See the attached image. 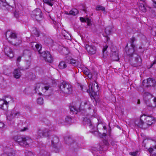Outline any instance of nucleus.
Masks as SVG:
<instances>
[{"label":"nucleus","mask_w":156,"mask_h":156,"mask_svg":"<svg viewBox=\"0 0 156 156\" xmlns=\"http://www.w3.org/2000/svg\"><path fill=\"white\" fill-rule=\"evenodd\" d=\"M8 41L9 42V43L11 44H14V45H18L20 44H21L22 42V41L20 39H18L17 41L14 44L12 43V41Z\"/></svg>","instance_id":"38"},{"label":"nucleus","mask_w":156,"mask_h":156,"mask_svg":"<svg viewBox=\"0 0 156 156\" xmlns=\"http://www.w3.org/2000/svg\"><path fill=\"white\" fill-rule=\"evenodd\" d=\"M64 139L66 143L69 145H73V147H75V146L76 144L70 137H66Z\"/></svg>","instance_id":"22"},{"label":"nucleus","mask_w":156,"mask_h":156,"mask_svg":"<svg viewBox=\"0 0 156 156\" xmlns=\"http://www.w3.org/2000/svg\"><path fill=\"white\" fill-rule=\"evenodd\" d=\"M126 54L129 56L130 63L132 66L136 67L141 66L142 59L138 55L131 52H126Z\"/></svg>","instance_id":"1"},{"label":"nucleus","mask_w":156,"mask_h":156,"mask_svg":"<svg viewBox=\"0 0 156 156\" xmlns=\"http://www.w3.org/2000/svg\"><path fill=\"white\" fill-rule=\"evenodd\" d=\"M50 130L47 128H45L43 130L39 129L38 130L37 133L38 135V138H40L43 136H48V133Z\"/></svg>","instance_id":"13"},{"label":"nucleus","mask_w":156,"mask_h":156,"mask_svg":"<svg viewBox=\"0 0 156 156\" xmlns=\"http://www.w3.org/2000/svg\"><path fill=\"white\" fill-rule=\"evenodd\" d=\"M26 156H34L33 153L31 151H28L25 153Z\"/></svg>","instance_id":"44"},{"label":"nucleus","mask_w":156,"mask_h":156,"mask_svg":"<svg viewBox=\"0 0 156 156\" xmlns=\"http://www.w3.org/2000/svg\"><path fill=\"white\" fill-rule=\"evenodd\" d=\"M111 31L112 28L111 27H108L105 29V32L106 34L108 35L110 34L111 32Z\"/></svg>","instance_id":"36"},{"label":"nucleus","mask_w":156,"mask_h":156,"mask_svg":"<svg viewBox=\"0 0 156 156\" xmlns=\"http://www.w3.org/2000/svg\"><path fill=\"white\" fill-rule=\"evenodd\" d=\"M68 62H69V66L70 64L73 66H74L76 65V61L74 59L72 58L68 59Z\"/></svg>","instance_id":"35"},{"label":"nucleus","mask_w":156,"mask_h":156,"mask_svg":"<svg viewBox=\"0 0 156 156\" xmlns=\"http://www.w3.org/2000/svg\"><path fill=\"white\" fill-rule=\"evenodd\" d=\"M154 36H156V32L155 33V34H154Z\"/></svg>","instance_id":"64"},{"label":"nucleus","mask_w":156,"mask_h":156,"mask_svg":"<svg viewBox=\"0 0 156 156\" xmlns=\"http://www.w3.org/2000/svg\"><path fill=\"white\" fill-rule=\"evenodd\" d=\"M71 121V118L69 116H67L65 118V122L70 123Z\"/></svg>","instance_id":"43"},{"label":"nucleus","mask_w":156,"mask_h":156,"mask_svg":"<svg viewBox=\"0 0 156 156\" xmlns=\"http://www.w3.org/2000/svg\"><path fill=\"white\" fill-rule=\"evenodd\" d=\"M149 107H151L152 106V105H148Z\"/></svg>","instance_id":"63"},{"label":"nucleus","mask_w":156,"mask_h":156,"mask_svg":"<svg viewBox=\"0 0 156 156\" xmlns=\"http://www.w3.org/2000/svg\"><path fill=\"white\" fill-rule=\"evenodd\" d=\"M86 22L87 23V25L89 26H90L91 25V21L88 18H86Z\"/></svg>","instance_id":"46"},{"label":"nucleus","mask_w":156,"mask_h":156,"mask_svg":"<svg viewBox=\"0 0 156 156\" xmlns=\"http://www.w3.org/2000/svg\"><path fill=\"white\" fill-rule=\"evenodd\" d=\"M103 144L105 145V146L104 147L103 146H101L100 145V150H105L107 148V146L108 145V143L107 140H105L103 142Z\"/></svg>","instance_id":"28"},{"label":"nucleus","mask_w":156,"mask_h":156,"mask_svg":"<svg viewBox=\"0 0 156 156\" xmlns=\"http://www.w3.org/2000/svg\"><path fill=\"white\" fill-rule=\"evenodd\" d=\"M26 69H27L30 67V62L29 60H27L26 62Z\"/></svg>","instance_id":"45"},{"label":"nucleus","mask_w":156,"mask_h":156,"mask_svg":"<svg viewBox=\"0 0 156 156\" xmlns=\"http://www.w3.org/2000/svg\"><path fill=\"white\" fill-rule=\"evenodd\" d=\"M36 49L39 52V53H41L40 50L41 49V46L38 44H37L35 45Z\"/></svg>","instance_id":"39"},{"label":"nucleus","mask_w":156,"mask_h":156,"mask_svg":"<svg viewBox=\"0 0 156 156\" xmlns=\"http://www.w3.org/2000/svg\"><path fill=\"white\" fill-rule=\"evenodd\" d=\"M108 47L107 46H105L104 47L103 49V57L104 58H107L108 54L107 53V49Z\"/></svg>","instance_id":"29"},{"label":"nucleus","mask_w":156,"mask_h":156,"mask_svg":"<svg viewBox=\"0 0 156 156\" xmlns=\"http://www.w3.org/2000/svg\"><path fill=\"white\" fill-rule=\"evenodd\" d=\"M98 90V86L96 82L95 81L91 83L89 85V88L88 90H87L89 93L91 92L95 94L96 92Z\"/></svg>","instance_id":"10"},{"label":"nucleus","mask_w":156,"mask_h":156,"mask_svg":"<svg viewBox=\"0 0 156 156\" xmlns=\"http://www.w3.org/2000/svg\"><path fill=\"white\" fill-rule=\"evenodd\" d=\"M59 141L58 138L56 136H53L51 138V142L52 145L53 146L56 144Z\"/></svg>","instance_id":"27"},{"label":"nucleus","mask_w":156,"mask_h":156,"mask_svg":"<svg viewBox=\"0 0 156 156\" xmlns=\"http://www.w3.org/2000/svg\"><path fill=\"white\" fill-rule=\"evenodd\" d=\"M79 12L78 10L76 9H73L69 11L70 15L75 16Z\"/></svg>","instance_id":"33"},{"label":"nucleus","mask_w":156,"mask_h":156,"mask_svg":"<svg viewBox=\"0 0 156 156\" xmlns=\"http://www.w3.org/2000/svg\"><path fill=\"white\" fill-rule=\"evenodd\" d=\"M136 41V39L134 37H132L130 39V43L131 44V47L132 48L130 49H129L127 51H126V52H130L131 53H133L134 51V48L135 47V45L133 44V42L134 41Z\"/></svg>","instance_id":"21"},{"label":"nucleus","mask_w":156,"mask_h":156,"mask_svg":"<svg viewBox=\"0 0 156 156\" xmlns=\"http://www.w3.org/2000/svg\"><path fill=\"white\" fill-rule=\"evenodd\" d=\"M37 102L38 104L42 105L43 104V100L41 98H38L37 99Z\"/></svg>","instance_id":"40"},{"label":"nucleus","mask_w":156,"mask_h":156,"mask_svg":"<svg viewBox=\"0 0 156 156\" xmlns=\"http://www.w3.org/2000/svg\"><path fill=\"white\" fill-rule=\"evenodd\" d=\"M86 19L82 17H80V20L82 22H86Z\"/></svg>","instance_id":"50"},{"label":"nucleus","mask_w":156,"mask_h":156,"mask_svg":"<svg viewBox=\"0 0 156 156\" xmlns=\"http://www.w3.org/2000/svg\"><path fill=\"white\" fill-rule=\"evenodd\" d=\"M156 64V59H155L153 63H152L150 65V67L149 68V69L151 68L153 66Z\"/></svg>","instance_id":"47"},{"label":"nucleus","mask_w":156,"mask_h":156,"mask_svg":"<svg viewBox=\"0 0 156 156\" xmlns=\"http://www.w3.org/2000/svg\"><path fill=\"white\" fill-rule=\"evenodd\" d=\"M43 1L51 6L53 5L54 2V0H43Z\"/></svg>","instance_id":"32"},{"label":"nucleus","mask_w":156,"mask_h":156,"mask_svg":"<svg viewBox=\"0 0 156 156\" xmlns=\"http://www.w3.org/2000/svg\"><path fill=\"white\" fill-rule=\"evenodd\" d=\"M4 153L1 156H15V151L12 148L6 147L3 150Z\"/></svg>","instance_id":"9"},{"label":"nucleus","mask_w":156,"mask_h":156,"mask_svg":"<svg viewBox=\"0 0 156 156\" xmlns=\"http://www.w3.org/2000/svg\"><path fill=\"white\" fill-rule=\"evenodd\" d=\"M15 140L21 146L28 147L31 142L32 140L28 137H23L20 136H16L14 137Z\"/></svg>","instance_id":"2"},{"label":"nucleus","mask_w":156,"mask_h":156,"mask_svg":"<svg viewBox=\"0 0 156 156\" xmlns=\"http://www.w3.org/2000/svg\"><path fill=\"white\" fill-rule=\"evenodd\" d=\"M27 129V128L26 127L24 128L23 129H21L20 131H26Z\"/></svg>","instance_id":"54"},{"label":"nucleus","mask_w":156,"mask_h":156,"mask_svg":"<svg viewBox=\"0 0 156 156\" xmlns=\"http://www.w3.org/2000/svg\"><path fill=\"white\" fill-rule=\"evenodd\" d=\"M115 142L114 141H112L111 142V144L112 145H113L114 144Z\"/></svg>","instance_id":"60"},{"label":"nucleus","mask_w":156,"mask_h":156,"mask_svg":"<svg viewBox=\"0 0 156 156\" xmlns=\"http://www.w3.org/2000/svg\"><path fill=\"white\" fill-rule=\"evenodd\" d=\"M83 122L85 125L88 126L91 129H94V126L90 119L85 118L83 119Z\"/></svg>","instance_id":"18"},{"label":"nucleus","mask_w":156,"mask_h":156,"mask_svg":"<svg viewBox=\"0 0 156 156\" xmlns=\"http://www.w3.org/2000/svg\"><path fill=\"white\" fill-rule=\"evenodd\" d=\"M91 107H89V108H88V109H91Z\"/></svg>","instance_id":"61"},{"label":"nucleus","mask_w":156,"mask_h":156,"mask_svg":"<svg viewBox=\"0 0 156 156\" xmlns=\"http://www.w3.org/2000/svg\"><path fill=\"white\" fill-rule=\"evenodd\" d=\"M148 151L150 154L153 153L154 154H156V145L152 147L149 148Z\"/></svg>","instance_id":"30"},{"label":"nucleus","mask_w":156,"mask_h":156,"mask_svg":"<svg viewBox=\"0 0 156 156\" xmlns=\"http://www.w3.org/2000/svg\"><path fill=\"white\" fill-rule=\"evenodd\" d=\"M137 153V152H130L129 153V154L131 155H132L133 156H136Z\"/></svg>","instance_id":"48"},{"label":"nucleus","mask_w":156,"mask_h":156,"mask_svg":"<svg viewBox=\"0 0 156 156\" xmlns=\"http://www.w3.org/2000/svg\"><path fill=\"white\" fill-rule=\"evenodd\" d=\"M153 2L154 4V5L155 8H156V1L154 0H153Z\"/></svg>","instance_id":"53"},{"label":"nucleus","mask_w":156,"mask_h":156,"mask_svg":"<svg viewBox=\"0 0 156 156\" xmlns=\"http://www.w3.org/2000/svg\"><path fill=\"white\" fill-rule=\"evenodd\" d=\"M5 36L7 39L8 37L12 39H16L17 37L16 34L14 32H12L10 30L6 32Z\"/></svg>","instance_id":"19"},{"label":"nucleus","mask_w":156,"mask_h":156,"mask_svg":"<svg viewBox=\"0 0 156 156\" xmlns=\"http://www.w3.org/2000/svg\"><path fill=\"white\" fill-rule=\"evenodd\" d=\"M153 101H154V102L155 103V105H156V98H154V99Z\"/></svg>","instance_id":"55"},{"label":"nucleus","mask_w":156,"mask_h":156,"mask_svg":"<svg viewBox=\"0 0 156 156\" xmlns=\"http://www.w3.org/2000/svg\"><path fill=\"white\" fill-rule=\"evenodd\" d=\"M41 56L42 58L46 62L50 63L52 62L53 59L51 55L48 51H44L41 53Z\"/></svg>","instance_id":"7"},{"label":"nucleus","mask_w":156,"mask_h":156,"mask_svg":"<svg viewBox=\"0 0 156 156\" xmlns=\"http://www.w3.org/2000/svg\"><path fill=\"white\" fill-rule=\"evenodd\" d=\"M65 14L67 15H70L69 14V12H65Z\"/></svg>","instance_id":"56"},{"label":"nucleus","mask_w":156,"mask_h":156,"mask_svg":"<svg viewBox=\"0 0 156 156\" xmlns=\"http://www.w3.org/2000/svg\"><path fill=\"white\" fill-rule=\"evenodd\" d=\"M60 89L62 92L65 94H69L72 91V85L66 82L61 83L60 86Z\"/></svg>","instance_id":"4"},{"label":"nucleus","mask_w":156,"mask_h":156,"mask_svg":"<svg viewBox=\"0 0 156 156\" xmlns=\"http://www.w3.org/2000/svg\"><path fill=\"white\" fill-rule=\"evenodd\" d=\"M14 77L16 78H19L21 76V73L20 69H16L14 70L13 73Z\"/></svg>","instance_id":"23"},{"label":"nucleus","mask_w":156,"mask_h":156,"mask_svg":"<svg viewBox=\"0 0 156 156\" xmlns=\"http://www.w3.org/2000/svg\"><path fill=\"white\" fill-rule=\"evenodd\" d=\"M31 15L32 17L35 18L37 21H41L43 18L41 11L38 8H37L34 10L32 12Z\"/></svg>","instance_id":"5"},{"label":"nucleus","mask_w":156,"mask_h":156,"mask_svg":"<svg viewBox=\"0 0 156 156\" xmlns=\"http://www.w3.org/2000/svg\"><path fill=\"white\" fill-rule=\"evenodd\" d=\"M91 111H92V112H94V110H93V109H92Z\"/></svg>","instance_id":"62"},{"label":"nucleus","mask_w":156,"mask_h":156,"mask_svg":"<svg viewBox=\"0 0 156 156\" xmlns=\"http://www.w3.org/2000/svg\"><path fill=\"white\" fill-rule=\"evenodd\" d=\"M15 6L16 9L14 13V16L16 18H17L19 17V11L18 9V7H17L15 5Z\"/></svg>","instance_id":"34"},{"label":"nucleus","mask_w":156,"mask_h":156,"mask_svg":"<svg viewBox=\"0 0 156 156\" xmlns=\"http://www.w3.org/2000/svg\"><path fill=\"white\" fill-rule=\"evenodd\" d=\"M70 111L73 114H76L78 112V109L74 106L70 107Z\"/></svg>","instance_id":"31"},{"label":"nucleus","mask_w":156,"mask_h":156,"mask_svg":"<svg viewBox=\"0 0 156 156\" xmlns=\"http://www.w3.org/2000/svg\"><path fill=\"white\" fill-rule=\"evenodd\" d=\"M83 72L85 74H88V73H90V71L86 68H84L83 70Z\"/></svg>","instance_id":"42"},{"label":"nucleus","mask_w":156,"mask_h":156,"mask_svg":"<svg viewBox=\"0 0 156 156\" xmlns=\"http://www.w3.org/2000/svg\"><path fill=\"white\" fill-rule=\"evenodd\" d=\"M69 66L68 59H66L65 60V61H62L60 62L58 65V67L59 69H63L66 68Z\"/></svg>","instance_id":"17"},{"label":"nucleus","mask_w":156,"mask_h":156,"mask_svg":"<svg viewBox=\"0 0 156 156\" xmlns=\"http://www.w3.org/2000/svg\"><path fill=\"white\" fill-rule=\"evenodd\" d=\"M13 98L10 96L6 97L4 99H0V108L5 110H7L9 104L12 102Z\"/></svg>","instance_id":"3"},{"label":"nucleus","mask_w":156,"mask_h":156,"mask_svg":"<svg viewBox=\"0 0 156 156\" xmlns=\"http://www.w3.org/2000/svg\"><path fill=\"white\" fill-rule=\"evenodd\" d=\"M144 99L145 101L149 100L152 98V95L148 92H144L143 94Z\"/></svg>","instance_id":"25"},{"label":"nucleus","mask_w":156,"mask_h":156,"mask_svg":"<svg viewBox=\"0 0 156 156\" xmlns=\"http://www.w3.org/2000/svg\"><path fill=\"white\" fill-rule=\"evenodd\" d=\"M4 126V124L2 122H0V129L3 127Z\"/></svg>","instance_id":"51"},{"label":"nucleus","mask_w":156,"mask_h":156,"mask_svg":"<svg viewBox=\"0 0 156 156\" xmlns=\"http://www.w3.org/2000/svg\"><path fill=\"white\" fill-rule=\"evenodd\" d=\"M20 115V113L19 111H16L14 109H12L9 112L7 119L8 120L11 121L15 117L18 118Z\"/></svg>","instance_id":"6"},{"label":"nucleus","mask_w":156,"mask_h":156,"mask_svg":"<svg viewBox=\"0 0 156 156\" xmlns=\"http://www.w3.org/2000/svg\"><path fill=\"white\" fill-rule=\"evenodd\" d=\"M83 104L84 105H85L87 104V101H85L83 102Z\"/></svg>","instance_id":"57"},{"label":"nucleus","mask_w":156,"mask_h":156,"mask_svg":"<svg viewBox=\"0 0 156 156\" xmlns=\"http://www.w3.org/2000/svg\"><path fill=\"white\" fill-rule=\"evenodd\" d=\"M112 59L114 61H118L119 60L118 53L117 51L112 52L111 56Z\"/></svg>","instance_id":"24"},{"label":"nucleus","mask_w":156,"mask_h":156,"mask_svg":"<svg viewBox=\"0 0 156 156\" xmlns=\"http://www.w3.org/2000/svg\"><path fill=\"white\" fill-rule=\"evenodd\" d=\"M15 0H5V1H0V6L1 8L3 7H6L7 8L6 6H10L12 7H13L12 4H15Z\"/></svg>","instance_id":"11"},{"label":"nucleus","mask_w":156,"mask_h":156,"mask_svg":"<svg viewBox=\"0 0 156 156\" xmlns=\"http://www.w3.org/2000/svg\"><path fill=\"white\" fill-rule=\"evenodd\" d=\"M62 34L65 39L68 40H70L71 39V37L70 34L65 30H62Z\"/></svg>","instance_id":"26"},{"label":"nucleus","mask_w":156,"mask_h":156,"mask_svg":"<svg viewBox=\"0 0 156 156\" xmlns=\"http://www.w3.org/2000/svg\"><path fill=\"white\" fill-rule=\"evenodd\" d=\"M87 75L90 79H91L92 77V75L90 72V73H88V74H87Z\"/></svg>","instance_id":"49"},{"label":"nucleus","mask_w":156,"mask_h":156,"mask_svg":"<svg viewBox=\"0 0 156 156\" xmlns=\"http://www.w3.org/2000/svg\"><path fill=\"white\" fill-rule=\"evenodd\" d=\"M138 104H140V101L139 100H138L137 102Z\"/></svg>","instance_id":"58"},{"label":"nucleus","mask_w":156,"mask_h":156,"mask_svg":"<svg viewBox=\"0 0 156 156\" xmlns=\"http://www.w3.org/2000/svg\"><path fill=\"white\" fill-rule=\"evenodd\" d=\"M110 40V38L109 37H107V41H108Z\"/></svg>","instance_id":"59"},{"label":"nucleus","mask_w":156,"mask_h":156,"mask_svg":"<svg viewBox=\"0 0 156 156\" xmlns=\"http://www.w3.org/2000/svg\"><path fill=\"white\" fill-rule=\"evenodd\" d=\"M50 87L49 85L45 86L44 87H41V84L38 83L36 85L35 90L36 93H38V94H41V91L43 93H45L47 90H48Z\"/></svg>","instance_id":"8"},{"label":"nucleus","mask_w":156,"mask_h":156,"mask_svg":"<svg viewBox=\"0 0 156 156\" xmlns=\"http://www.w3.org/2000/svg\"><path fill=\"white\" fill-rule=\"evenodd\" d=\"M96 9L97 10H101L102 11H105V8L101 6L98 5L96 7Z\"/></svg>","instance_id":"37"},{"label":"nucleus","mask_w":156,"mask_h":156,"mask_svg":"<svg viewBox=\"0 0 156 156\" xmlns=\"http://www.w3.org/2000/svg\"><path fill=\"white\" fill-rule=\"evenodd\" d=\"M146 120V123L147 125L149 126L151 125L154 121V118L151 116H147L143 118V119Z\"/></svg>","instance_id":"20"},{"label":"nucleus","mask_w":156,"mask_h":156,"mask_svg":"<svg viewBox=\"0 0 156 156\" xmlns=\"http://www.w3.org/2000/svg\"><path fill=\"white\" fill-rule=\"evenodd\" d=\"M21 57L20 56L18 57L17 59V61L18 62H20L21 61Z\"/></svg>","instance_id":"52"},{"label":"nucleus","mask_w":156,"mask_h":156,"mask_svg":"<svg viewBox=\"0 0 156 156\" xmlns=\"http://www.w3.org/2000/svg\"><path fill=\"white\" fill-rule=\"evenodd\" d=\"M4 52L5 54L10 58H12L14 56L13 53L11 48L7 46L4 48Z\"/></svg>","instance_id":"15"},{"label":"nucleus","mask_w":156,"mask_h":156,"mask_svg":"<svg viewBox=\"0 0 156 156\" xmlns=\"http://www.w3.org/2000/svg\"><path fill=\"white\" fill-rule=\"evenodd\" d=\"M155 81L151 78H149L147 80H144L142 83L143 86L148 87L151 86H154L155 84Z\"/></svg>","instance_id":"12"},{"label":"nucleus","mask_w":156,"mask_h":156,"mask_svg":"<svg viewBox=\"0 0 156 156\" xmlns=\"http://www.w3.org/2000/svg\"><path fill=\"white\" fill-rule=\"evenodd\" d=\"M86 49L90 54H94L96 52V48L94 46L87 45Z\"/></svg>","instance_id":"16"},{"label":"nucleus","mask_w":156,"mask_h":156,"mask_svg":"<svg viewBox=\"0 0 156 156\" xmlns=\"http://www.w3.org/2000/svg\"><path fill=\"white\" fill-rule=\"evenodd\" d=\"M33 33L37 37H38L39 36V31L36 28L33 30Z\"/></svg>","instance_id":"41"},{"label":"nucleus","mask_w":156,"mask_h":156,"mask_svg":"<svg viewBox=\"0 0 156 156\" xmlns=\"http://www.w3.org/2000/svg\"><path fill=\"white\" fill-rule=\"evenodd\" d=\"M145 117V115H143L141 116L140 119H138L136 120L135 122L136 125L138 127L140 128H145V127L144 126V124L143 119V118H144Z\"/></svg>","instance_id":"14"}]
</instances>
